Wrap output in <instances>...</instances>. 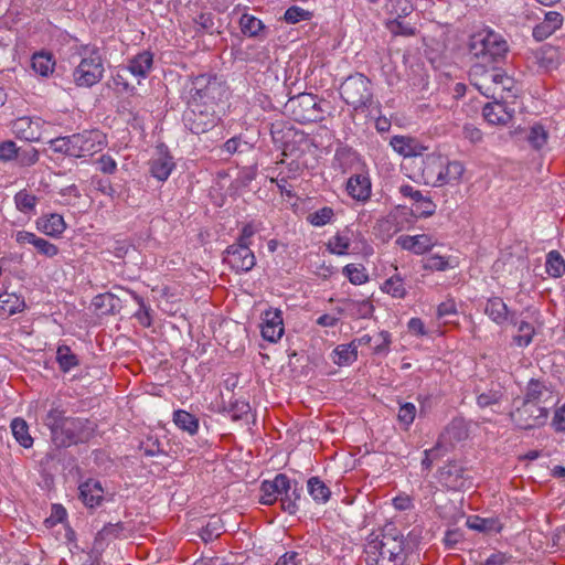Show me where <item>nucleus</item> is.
<instances>
[{
	"instance_id": "f257e3e1",
	"label": "nucleus",
	"mask_w": 565,
	"mask_h": 565,
	"mask_svg": "<svg viewBox=\"0 0 565 565\" xmlns=\"http://www.w3.org/2000/svg\"><path fill=\"white\" fill-rule=\"evenodd\" d=\"M44 423L51 430V439L56 448L83 443L89 438L93 431L87 419L65 417L64 412L58 408L51 409Z\"/></svg>"
},
{
	"instance_id": "f03ea898",
	"label": "nucleus",
	"mask_w": 565,
	"mask_h": 565,
	"mask_svg": "<svg viewBox=\"0 0 565 565\" xmlns=\"http://www.w3.org/2000/svg\"><path fill=\"white\" fill-rule=\"evenodd\" d=\"M468 50L476 60L472 64H501L507 58L509 45L500 33L482 29L470 36Z\"/></svg>"
},
{
	"instance_id": "7ed1b4c3",
	"label": "nucleus",
	"mask_w": 565,
	"mask_h": 565,
	"mask_svg": "<svg viewBox=\"0 0 565 565\" xmlns=\"http://www.w3.org/2000/svg\"><path fill=\"white\" fill-rule=\"evenodd\" d=\"M403 536L392 533L371 534L365 545L366 565H402Z\"/></svg>"
},
{
	"instance_id": "20e7f679",
	"label": "nucleus",
	"mask_w": 565,
	"mask_h": 565,
	"mask_svg": "<svg viewBox=\"0 0 565 565\" xmlns=\"http://www.w3.org/2000/svg\"><path fill=\"white\" fill-rule=\"evenodd\" d=\"M422 163L424 164L425 183H430L434 186L458 182L465 172V167L460 161L445 162L440 156L428 154L426 158H422Z\"/></svg>"
},
{
	"instance_id": "39448f33",
	"label": "nucleus",
	"mask_w": 565,
	"mask_h": 565,
	"mask_svg": "<svg viewBox=\"0 0 565 565\" xmlns=\"http://www.w3.org/2000/svg\"><path fill=\"white\" fill-rule=\"evenodd\" d=\"M225 98H227V87L216 77L203 74L194 78L189 103L216 109Z\"/></svg>"
},
{
	"instance_id": "423d86ee",
	"label": "nucleus",
	"mask_w": 565,
	"mask_h": 565,
	"mask_svg": "<svg viewBox=\"0 0 565 565\" xmlns=\"http://www.w3.org/2000/svg\"><path fill=\"white\" fill-rule=\"evenodd\" d=\"M340 95L355 111L370 108L374 104L372 83L360 73L345 78L340 86Z\"/></svg>"
},
{
	"instance_id": "0eeeda50",
	"label": "nucleus",
	"mask_w": 565,
	"mask_h": 565,
	"mask_svg": "<svg viewBox=\"0 0 565 565\" xmlns=\"http://www.w3.org/2000/svg\"><path fill=\"white\" fill-rule=\"evenodd\" d=\"M81 61L73 71V82L78 87L89 88L104 76V61L97 47H84Z\"/></svg>"
},
{
	"instance_id": "6e6552de",
	"label": "nucleus",
	"mask_w": 565,
	"mask_h": 565,
	"mask_svg": "<svg viewBox=\"0 0 565 565\" xmlns=\"http://www.w3.org/2000/svg\"><path fill=\"white\" fill-rule=\"evenodd\" d=\"M286 108L295 121L300 124L317 122L323 119V109L316 95L302 93L291 97Z\"/></svg>"
},
{
	"instance_id": "1a4fd4ad",
	"label": "nucleus",
	"mask_w": 565,
	"mask_h": 565,
	"mask_svg": "<svg viewBox=\"0 0 565 565\" xmlns=\"http://www.w3.org/2000/svg\"><path fill=\"white\" fill-rule=\"evenodd\" d=\"M548 417L546 405H536L521 398L520 405L510 413L512 423L519 429H533L543 426Z\"/></svg>"
},
{
	"instance_id": "9d476101",
	"label": "nucleus",
	"mask_w": 565,
	"mask_h": 565,
	"mask_svg": "<svg viewBox=\"0 0 565 565\" xmlns=\"http://www.w3.org/2000/svg\"><path fill=\"white\" fill-rule=\"evenodd\" d=\"M71 141L76 150L74 158L90 157L102 151L107 145L106 135L98 129L71 135Z\"/></svg>"
},
{
	"instance_id": "9b49d317",
	"label": "nucleus",
	"mask_w": 565,
	"mask_h": 565,
	"mask_svg": "<svg viewBox=\"0 0 565 565\" xmlns=\"http://www.w3.org/2000/svg\"><path fill=\"white\" fill-rule=\"evenodd\" d=\"M188 128L195 135H201L214 128L218 117L216 109L189 103V111L184 116Z\"/></svg>"
},
{
	"instance_id": "f8f14e48",
	"label": "nucleus",
	"mask_w": 565,
	"mask_h": 565,
	"mask_svg": "<svg viewBox=\"0 0 565 565\" xmlns=\"http://www.w3.org/2000/svg\"><path fill=\"white\" fill-rule=\"evenodd\" d=\"M497 64H472L469 70L470 83L486 97L497 99V89L493 78H497L494 67Z\"/></svg>"
},
{
	"instance_id": "ddd939ff",
	"label": "nucleus",
	"mask_w": 565,
	"mask_h": 565,
	"mask_svg": "<svg viewBox=\"0 0 565 565\" xmlns=\"http://www.w3.org/2000/svg\"><path fill=\"white\" fill-rule=\"evenodd\" d=\"M224 262L236 273L249 271L256 264L255 255L249 246L238 243L226 248Z\"/></svg>"
},
{
	"instance_id": "4468645a",
	"label": "nucleus",
	"mask_w": 565,
	"mask_h": 565,
	"mask_svg": "<svg viewBox=\"0 0 565 565\" xmlns=\"http://www.w3.org/2000/svg\"><path fill=\"white\" fill-rule=\"evenodd\" d=\"M462 468L456 461H449L439 470V481L449 491H467L471 486V481L462 476Z\"/></svg>"
},
{
	"instance_id": "2eb2a0df",
	"label": "nucleus",
	"mask_w": 565,
	"mask_h": 565,
	"mask_svg": "<svg viewBox=\"0 0 565 565\" xmlns=\"http://www.w3.org/2000/svg\"><path fill=\"white\" fill-rule=\"evenodd\" d=\"M484 119L492 125H507L514 115V108L511 107L507 99H493L487 103L482 109Z\"/></svg>"
},
{
	"instance_id": "dca6fc26",
	"label": "nucleus",
	"mask_w": 565,
	"mask_h": 565,
	"mask_svg": "<svg viewBox=\"0 0 565 565\" xmlns=\"http://www.w3.org/2000/svg\"><path fill=\"white\" fill-rule=\"evenodd\" d=\"M149 171L159 181H166L175 167L173 157L164 145L157 147L156 156L149 162Z\"/></svg>"
},
{
	"instance_id": "f3484780",
	"label": "nucleus",
	"mask_w": 565,
	"mask_h": 565,
	"mask_svg": "<svg viewBox=\"0 0 565 565\" xmlns=\"http://www.w3.org/2000/svg\"><path fill=\"white\" fill-rule=\"evenodd\" d=\"M484 313L498 326L511 323L516 326L518 320L514 311H510L507 303L500 297H491L484 306Z\"/></svg>"
},
{
	"instance_id": "a211bd4d",
	"label": "nucleus",
	"mask_w": 565,
	"mask_h": 565,
	"mask_svg": "<svg viewBox=\"0 0 565 565\" xmlns=\"http://www.w3.org/2000/svg\"><path fill=\"white\" fill-rule=\"evenodd\" d=\"M284 334L282 312L268 309L263 313L262 335L269 342H277Z\"/></svg>"
},
{
	"instance_id": "6ab92c4d",
	"label": "nucleus",
	"mask_w": 565,
	"mask_h": 565,
	"mask_svg": "<svg viewBox=\"0 0 565 565\" xmlns=\"http://www.w3.org/2000/svg\"><path fill=\"white\" fill-rule=\"evenodd\" d=\"M303 482H299L296 479H290L285 473H278L273 480H264L262 482L263 494H288L292 491V494H297L298 491L302 490Z\"/></svg>"
},
{
	"instance_id": "aec40b11",
	"label": "nucleus",
	"mask_w": 565,
	"mask_h": 565,
	"mask_svg": "<svg viewBox=\"0 0 565 565\" xmlns=\"http://www.w3.org/2000/svg\"><path fill=\"white\" fill-rule=\"evenodd\" d=\"M15 241L20 246H33L39 254L45 257L51 258L58 253L56 245L28 231H18L15 233Z\"/></svg>"
},
{
	"instance_id": "412c9836",
	"label": "nucleus",
	"mask_w": 565,
	"mask_h": 565,
	"mask_svg": "<svg viewBox=\"0 0 565 565\" xmlns=\"http://www.w3.org/2000/svg\"><path fill=\"white\" fill-rule=\"evenodd\" d=\"M522 399L536 405H545L553 399V392L545 382L531 379L525 386Z\"/></svg>"
},
{
	"instance_id": "4be33fe9",
	"label": "nucleus",
	"mask_w": 565,
	"mask_h": 565,
	"mask_svg": "<svg viewBox=\"0 0 565 565\" xmlns=\"http://www.w3.org/2000/svg\"><path fill=\"white\" fill-rule=\"evenodd\" d=\"M563 25V15L556 11L545 13L544 20L533 28V36L537 41H543L551 36Z\"/></svg>"
},
{
	"instance_id": "5701e85b",
	"label": "nucleus",
	"mask_w": 565,
	"mask_h": 565,
	"mask_svg": "<svg viewBox=\"0 0 565 565\" xmlns=\"http://www.w3.org/2000/svg\"><path fill=\"white\" fill-rule=\"evenodd\" d=\"M396 243L406 250L420 255L431 249L434 246L433 239L426 234L420 235H402L396 239Z\"/></svg>"
},
{
	"instance_id": "b1692460",
	"label": "nucleus",
	"mask_w": 565,
	"mask_h": 565,
	"mask_svg": "<svg viewBox=\"0 0 565 565\" xmlns=\"http://www.w3.org/2000/svg\"><path fill=\"white\" fill-rule=\"evenodd\" d=\"M36 227L39 231L49 236H60L66 228V224L62 215L52 213L38 218Z\"/></svg>"
},
{
	"instance_id": "393cba45",
	"label": "nucleus",
	"mask_w": 565,
	"mask_h": 565,
	"mask_svg": "<svg viewBox=\"0 0 565 565\" xmlns=\"http://www.w3.org/2000/svg\"><path fill=\"white\" fill-rule=\"evenodd\" d=\"M347 191L353 199L366 201L371 195V181L365 175L354 174L348 180Z\"/></svg>"
},
{
	"instance_id": "a878e982",
	"label": "nucleus",
	"mask_w": 565,
	"mask_h": 565,
	"mask_svg": "<svg viewBox=\"0 0 565 565\" xmlns=\"http://www.w3.org/2000/svg\"><path fill=\"white\" fill-rule=\"evenodd\" d=\"M153 55L149 51H143L134 56L127 66V71L134 76L146 78L152 67Z\"/></svg>"
},
{
	"instance_id": "bb28decb",
	"label": "nucleus",
	"mask_w": 565,
	"mask_h": 565,
	"mask_svg": "<svg viewBox=\"0 0 565 565\" xmlns=\"http://www.w3.org/2000/svg\"><path fill=\"white\" fill-rule=\"evenodd\" d=\"M386 20H406L412 18L414 6L409 0H387L385 3Z\"/></svg>"
},
{
	"instance_id": "cd10ccee",
	"label": "nucleus",
	"mask_w": 565,
	"mask_h": 565,
	"mask_svg": "<svg viewBox=\"0 0 565 565\" xmlns=\"http://www.w3.org/2000/svg\"><path fill=\"white\" fill-rule=\"evenodd\" d=\"M393 149L404 157H415L422 161V150L424 149L414 139L404 136H394L391 139Z\"/></svg>"
},
{
	"instance_id": "c85d7f7f",
	"label": "nucleus",
	"mask_w": 565,
	"mask_h": 565,
	"mask_svg": "<svg viewBox=\"0 0 565 565\" xmlns=\"http://www.w3.org/2000/svg\"><path fill=\"white\" fill-rule=\"evenodd\" d=\"M307 497H259V503L264 505L279 504L280 509L295 514Z\"/></svg>"
},
{
	"instance_id": "c756f323",
	"label": "nucleus",
	"mask_w": 565,
	"mask_h": 565,
	"mask_svg": "<svg viewBox=\"0 0 565 565\" xmlns=\"http://www.w3.org/2000/svg\"><path fill=\"white\" fill-rule=\"evenodd\" d=\"M384 25L393 36H414L417 33L413 18L406 20H385Z\"/></svg>"
},
{
	"instance_id": "7c9ffc66",
	"label": "nucleus",
	"mask_w": 565,
	"mask_h": 565,
	"mask_svg": "<svg viewBox=\"0 0 565 565\" xmlns=\"http://www.w3.org/2000/svg\"><path fill=\"white\" fill-rule=\"evenodd\" d=\"M31 66L36 74L47 77L54 71L55 61L51 53L39 52L33 54Z\"/></svg>"
},
{
	"instance_id": "2f4dec72",
	"label": "nucleus",
	"mask_w": 565,
	"mask_h": 565,
	"mask_svg": "<svg viewBox=\"0 0 565 565\" xmlns=\"http://www.w3.org/2000/svg\"><path fill=\"white\" fill-rule=\"evenodd\" d=\"M358 359V344L350 342L347 344H339L333 350V362L338 365H350Z\"/></svg>"
},
{
	"instance_id": "473e14b6",
	"label": "nucleus",
	"mask_w": 565,
	"mask_h": 565,
	"mask_svg": "<svg viewBox=\"0 0 565 565\" xmlns=\"http://www.w3.org/2000/svg\"><path fill=\"white\" fill-rule=\"evenodd\" d=\"M13 129L18 137L28 141H34L40 139L38 124L33 127V121L29 117L18 118L13 124Z\"/></svg>"
},
{
	"instance_id": "72a5a7b5",
	"label": "nucleus",
	"mask_w": 565,
	"mask_h": 565,
	"mask_svg": "<svg viewBox=\"0 0 565 565\" xmlns=\"http://www.w3.org/2000/svg\"><path fill=\"white\" fill-rule=\"evenodd\" d=\"M537 65L548 72L558 66V52L554 47H544L535 53Z\"/></svg>"
},
{
	"instance_id": "f704fd0d",
	"label": "nucleus",
	"mask_w": 565,
	"mask_h": 565,
	"mask_svg": "<svg viewBox=\"0 0 565 565\" xmlns=\"http://www.w3.org/2000/svg\"><path fill=\"white\" fill-rule=\"evenodd\" d=\"M173 422L179 428L183 429L184 431H188L191 435H194L198 431V418L186 411H175L173 414Z\"/></svg>"
},
{
	"instance_id": "c9c22d12",
	"label": "nucleus",
	"mask_w": 565,
	"mask_h": 565,
	"mask_svg": "<svg viewBox=\"0 0 565 565\" xmlns=\"http://www.w3.org/2000/svg\"><path fill=\"white\" fill-rule=\"evenodd\" d=\"M11 430L15 440L23 446L29 448L33 444V439L29 434V426L23 418H14L11 423Z\"/></svg>"
},
{
	"instance_id": "e433bc0d",
	"label": "nucleus",
	"mask_w": 565,
	"mask_h": 565,
	"mask_svg": "<svg viewBox=\"0 0 565 565\" xmlns=\"http://www.w3.org/2000/svg\"><path fill=\"white\" fill-rule=\"evenodd\" d=\"M545 268L546 273L554 278H558L565 273V260L557 250L547 254Z\"/></svg>"
},
{
	"instance_id": "4c0bfd02",
	"label": "nucleus",
	"mask_w": 565,
	"mask_h": 565,
	"mask_svg": "<svg viewBox=\"0 0 565 565\" xmlns=\"http://www.w3.org/2000/svg\"><path fill=\"white\" fill-rule=\"evenodd\" d=\"M239 25L243 34L249 38L259 35V32L265 28L259 19L250 14H243L239 20Z\"/></svg>"
},
{
	"instance_id": "58836bf2",
	"label": "nucleus",
	"mask_w": 565,
	"mask_h": 565,
	"mask_svg": "<svg viewBox=\"0 0 565 565\" xmlns=\"http://www.w3.org/2000/svg\"><path fill=\"white\" fill-rule=\"evenodd\" d=\"M381 289L394 298H404L406 295L404 281L398 275H394L386 279Z\"/></svg>"
},
{
	"instance_id": "ea45409f",
	"label": "nucleus",
	"mask_w": 565,
	"mask_h": 565,
	"mask_svg": "<svg viewBox=\"0 0 565 565\" xmlns=\"http://www.w3.org/2000/svg\"><path fill=\"white\" fill-rule=\"evenodd\" d=\"M38 198L26 190H21L14 195L17 209L22 213H30L34 210Z\"/></svg>"
},
{
	"instance_id": "a19ab883",
	"label": "nucleus",
	"mask_w": 565,
	"mask_h": 565,
	"mask_svg": "<svg viewBox=\"0 0 565 565\" xmlns=\"http://www.w3.org/2000/svg\"><path fill=\"white\" fill-rule=\"evenodd\" d=\"M56 359L63 372H68L72 367L78 364L77 356L71 351L67 345H61L56 352Z\"/></svg>"
},
{
	"instance_id": "79ce46f5",
	"label": "nucleus",
	"mask_w": 565,
	"mask_h": 565,
	"mask_svg": "<svg viewBox=\"0 0 565 565\" xmlns=\"http://www.w3.org/2000/svg\"><path fill=\"white\" fill-rule=\"evenodd\" d=\"M516 324L519 334L513 337V341L519 347H527L532 342L535 330L532 324L525 321Z\"/></svg>"
},
{
	"instance_id": "37998d69",
	"label": "nucleus",
	"mask_w": 565,
	"mask_h": 565,
	"mask_svg": "<svg viewBox=\"0 0 565 565\" xmlns=\"http://www.w3.org/2000/svg\"><path fill=\"white\" fill-rule=\"evenodd\" d=\"M343 274L348 277L351 284L362 285L367 281L369 276L365 273L364 267L349 264L344 266Z\"/></svg>"
},
{
	"instance_id": "c03bdc74",
	"label": "nucleus",
	"mask_w": 565,
	"mask_h": 565,
	"mask_svg": "<svg viewBox=\"0 0 565 565\" xmlns=\"http://www.w3.org/2000/svg\"><path fill=\"white\" fill-rule=\"evenodd\" d=\"M334 216V212L329 206H323L313 213L308 215V222L313 226H323L331 222Z\"/></svg>"
},
{
	"instance_id": "a18cd8bd",
	"label": "nucleus",
	"mask_w": 565,
	"mask_h": 565,
	"mask_svg": "<svg viewBox=\"0 0 565 565\" xmlns=\"http://www.w3.org/2000/svg\"><path fill=\"white\" fill-rule=\"evenodd\" d=\"M39 160V152L33 147L18 148V154L15 161L21 167H30L36 163Z\"/></svg>"
},
{
	"instance_id": "49530a36",
	"label": "nucleus",
	"mask_w": 565,
	"mask_h": 565,
	"mask_svg": "<svg viewBox=\"0 0 565 565\" xmlns=\"http://www.w3.org/2000/svg\"><path fill=\"white\" fill-rule=\"evenodd\" d=\"M503 397V393L501 390H489L487 392H482L477 396V404L481 408L490 407L492 405L499 404Z\"/></svg>"
},
{
	"instance_id": "de8ad7c7",
	"label": "nucleus",
	"mask_w": 565,
	"mask_h": 565,
	"mask_svg": "<svg viewBox=\"0 0 565 565\" xmlns=\"http://www.w3.org/2000/svg\"><path fill=\"white\" fill-rule=\"evenodd\" d=\"M350 244L351 242L349 237L337 234L329 239L327 247L332 254L344 255L348 253Z\"/></svg>"
},
{
	"instance_id": "09e8293b",
	"label": "nucleus",
	"mask_w": 565,
	"mask_h": 565,
	"mask_svg": "<svg viewBox=\"0 0 565 565\" xmlns=\"http://www.w3.org/2000/svg\"><path fill=\"white\" fill-rule=\"evenodd\" d=\"M71 136L58 137L50 141L51 149L55 152L64 153L70 157H74L75 149L71 143Z\"/></svg>"
},
{
	"instance_id": "8fccbe9b",
	"label": "nucleus",
	"mask_w": 565,
	"mask_h": 565,
	"mask_svg": "<svg viewBox=\"0 0 565 565\" xmlns=\"http://www.w3.org/2000/svg\"><path fill=\"white\" fill-rule=\"evenodd\" d=\"M449 262L446 257L433 254L424 260L423 268L425 270H438L444 271L449 268Z\"/></svg>"
},
{
	"instance_id": "3c124183",
	"label": "nucleus",
	"mask_w": 565,
	"mask_h": 565,
	"mask_svg": "<svg viewBox=\"0 0 565 565\" xmlns=\"http://www.w3.org/2000/svg\"><path fill=\"white\" fill-rule=\"evenodd\" d=\"M499 77L500 86H499V98L507 99L510 97H515L513 89L515 87L514 79L510 77L505 72L502 75H497Z\"/></svg>"
},
{
	"instance_id": "603ef678",
	"label": "nucleus",
	"mask_w": 565,
	"mask_h": 565,
	"mask_svg": "<svg viewBox=\"0 0 565 565\" xmlns=\"http://www.w3.org/2000/svg\"><path fill=\"white\" fill-rule=\"evenodd\" d=\"M311 18V12L303 10L300 7L292 6L286 10L284 19L287 23H298L302 20H309Z\"/></svg>"
},
{
	"instance_id": "864d4df0",
	"label": "nucleus",
	"mask_w": 565,
	"mask_h": 565,
	"mask_svg": "<svg viewBox=\"0 0 565 565\" xmlns=\"http://www.w3.org/2000/svg\"><path fill=\"white\" fill-rule=\"evenodd\" d=\"M116 298L111 294L98 295L94 298L93 305L96 309H102V313H110L115 309Z\"/></svg>"
},
{
	"instance_id": "5fc2aeb1",
	"label": "nucleus",
	"mask_w": 565,
	"mask_h": 565,
	"mask_svg": "<svg viewBox=\"0 0 565 565\" xmlns=\"http://www.w3.org/2000/svg\"><path fill=\"white\" fill-rule=\"evenodd\" d=\"M547 140V134L542 126H534L527 135V141L535 148L541 149Z\"/></svg>"
},
{
	"instance_id": "6e6d98bb",
	"label": "nucleus",
	"mask_w": 565,
	"mask_h": 565,
	"mask_svg": "<svg viewBox=\"0 0 565 565\" xmlns=\"http://www.w3.org/2000/svg\"><path fill=\"white\" fill-rule=\"evenodd\" d=\"M122 527L119 523L105 525L96 535L95 542L102 544L104 541L118 537Z\"/></svg>"
},
{
	"instance_id": "4d7b16f0",
	"label": "nucleus",
	"mask_w": 565,
	"mask_h": 565,
	"mask_svg": "<svg viewBox=\"0 0 565 565\" xmlns=\"http://www.w3.org/2000/svg\"><path fill=\"white\" fill-rule=\"evenodd\" d=\"M467 525L471 530H476L479 532H488L494 530L495 521L492 519L472 516L467 520Z\"/></svg>"
},
{
	"instance_id": "13d9d810",
	"label": "nucleus",
	"mask_w": 565,
	"mask_h": 565,
	"mask_svg": "<svg viewBox=\"0 0 565 565\" xmlns=\"http://www.w3.org/2000/svg\"><path fill=\"white\" fill-rule=\"evenodd\" d=\"M416 416V407L413 403H404L399 406L397 418L399 423L409 426Z\"/></svg>"
},
{
	"instance_id": "bf43d9fd",
	"label": "nucleus",
	"mask_w": 565,
	"mask_h": 565,
	"mask_svg": "<svg viewBox=\"0 0 565 565\" xmlns=\"http://www.w3.org/2000/svg\"><path fill=\"white\" fill-rule=\"evenodd\" d=\"M18 148L15 142L12 140H6L0 142V161L9 162L15 160L18 154Z\"/></svg>"
},
{
	"instance_id": "052dcab7",
	"label": "nucleus",
	"mask_w": 565,
	"mask_h": 565,
	"mask_svg": "<svg viewBox=\"0 0 565 565\" xmlns=\"http://www.w3.org/2000/svg\"><path fill=\"white\" fill-rule=\"evenodd\" d=\"M67 513L64 507L61 504H53L51 509V515L45 519L44 523L46 527H53L57 523L63 522Z\"/></svg>"
},
{
	"instance_id": "680f3d73",
	"label": "nucleus",
	"mask_w": 565,
	"mask_h": 565,
	"mask_svg": "<svg viewBox=\"0 0 565 565\" xmlns=\"http://www.w3.org/2000/svg\"><path fill=\"white\" fill-rule=\"evenodd\" d=\"M436 211V204L427 196H422V200L416 202V213L419 217L431 216Z\"/></svg>"
},
{
	"instance_id": "e2e57ef3",
	"label": "nucleus",
	"mask_w": 565,
	"mask_h": 565,
	"mask_svg": "<svg viewBox=\"0 0 565 565\" xmlns=\"http://www.w3.org/2000/svg\"><path fill=\"white\" fill-rule=\"evenodd\" d=\"M306 483L309 494H331L330 489L319 477H311L307 480Z\"/></svg>"
},
{
	"instance_id": "0e129e2a",
	"label": "nucleus",
	"mask_w": 565,
	"mask_h": 565,
	"mask_svg": "<svg viewBox=\"0 0 565 565\" xmlns=\"http://www.w3.org/2000/svg\"><path fill=\"white\" fill-rule=\"evenodd\" d=\"M134 298L137 300L139 305V310L136 312V318L139 320V322L143 327H150L151 324V317H150V308L146 306L143 299L139 297L138 295L134 294Z\"/></svg>"
},
{
	"instance_id": "69168bd1",
	"label": "nucleus",
	"mask_w": 565,
	"mask_h": 565,
	"mask_svg": "<svg viewBox=\"0 0 565 565\" xmlns=\"http://www.w3.org/2000/svg\"><path fill=\"white\" fill-rule=\"evenodd\" d=\"M96 163L98 169L106 174H114L117 170V163L115 159L109 154H103L97 160Z\"/></svg>"
},
{
	"instance_id": "338daca9",
	"label": "nucleus",
	"mask_w": 565,
	"mask_h": 565,
	"mask_svg": "<svg viewBox=\"0 0 565 565\" xmlns=\"http://www.w3.org/2000/svg\"><path fill=\"white\" fill-rule=\"evenodd\" d=\"M511 559L512 555L500 551H495L490 556H488L481 563V565H507Z\"/></svg>"
},
{
	"instance_id": "774afa93",
	"label": "nucleus",
	"mask_w": 565,
	"mask_h": 565,
	"mask_svg": "<svg viewBox=\"0 0 565 565\" xmlns=\"http://www.w3.org/2000/svg\"><path fill=\"white\" fill-rule=\"evenodd\" d=\"M551 425L556 433H565V404L555 409Z\"/></svg>"
}]
</instances>
